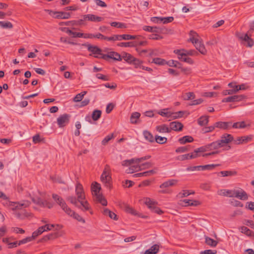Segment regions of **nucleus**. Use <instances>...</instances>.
Wrapping results in <instances>:
<instances>
[{"label":"nucleus","mask_w":254,"mask_h":254,"mask_svg":"<svg viewBox=\"0 0 254 254\" xmlns=\"http://www.w3.org/2000/svg\"><path fill=\"white\" fill-rule=\"evenodd\" d=\"M174 20V17L173 16H169L166 17H161L160 21H163L164 24L172 22Z\"/></svg>","instance_id":"63"},{"label":"nucleus","mask_w":254,"mask_h":254,"mask_svg":"<svg viewBox=\"0 0 254 254\" xmlns=\"http://www.w3.org/2000/svg\"><path fill=\"white\" fill-rule=\"evenodd\" d=\"M34 240V239L32 238V236H31V237H27L21 240H20L19 242H18V245L19 246V245H21L22 244H25V243H27L28 242H31L32 241Z\"/></svg>","instance_id":"59"},{"label":"nucleus","mask_w":254,"mask_h":254,"mask_svg":"<svg viewBox=\"0 0 254 254\" xmlns=\"http://www.w3.org/2000/svg\"><path fill=\"white\" fill-rule=\"evenodd\" d=\"M67 200L69 201L71 203L74 204L77 207L81 208V205H79L78 204V198L76 199L75 196H68L67 197Z\"/></svg>","instance_id":"45"},{"label":"nucleus","mask_w":254,"mask_h":254,"mask_svg":"<svg viewBox=\"0 0 254 254\" xmlns=\"http://www.w3.org/2000/svg\"><path fill=\"white\" fill-rule=\"evenodd\" d=\"M151 63H154L159 65H163L167 64V61L160 58H155L153 59L152 61H151Z\"/></svg>","instance_id":"33"},{"label":"nucleus","mask_w":254,"mask_h":254,"mask_svg":"<svg viewBox=\"0 0 254 254\" xmlns=\"http://www.w3.org/2000/svg\"><path fill=\"white\" fill-rule=\"evenodd\" d=\"M94 58L97 59H102L108 61L109 59H112L115 61H121L122 60V55L115 52H110L107 54L103 55L101 57L94 56Z\"/></svg>","instance_id":"7"},{"label":"nucleus","mask_w":254,"mask_h":254,"mask_svg":"<svg viewBox=\"0 0 254 254\" xmlns=\"http://www.w3.org/2000/svg\"><path fill=\"white\" fill-rule=\"evenodd\" d=\"M75 192L77 196L78 201H80V199H85V196L84 195L83 187L82 185L79 183L76 184Z\"/></svg>","instance_id":"12"},{"label":"nucleus","mask_w":254,"mask_h":254,"mask_svg":"<svg viewBox=\"0 0 254 254\" xmlns=\"http://www.w3.org/2000/svg\"><path fill=\"white\" fill-rule=\"evenodd\" d=\"M52 12L55 16L54 17L57 19H68L70 17L69 12H65L63 11H50V14Z\"/></svg>","instance_id":"15"},{"label":"nucleus","mask_w":254,"mask_h":254,"mask_svg":"<svg viewBox=\"0 0 254 254\" xmlns=\"http://www.w3.org/2000/svg\"><path fill=\"white\" fill-rule=\"evenodd\" d=\"M140 114L138 112H134L132 113L130 117V121L131 124H136L137 123V120L139 118Z\"/></svg>","instance_id":"31"},{"label":"nucleus","mask_w":254,"mask_h":254,"mask_svg":"<svg viewBox=\"0 0 254 254\" xmlns=\"http://www.w3.org/2000/svg\"><path fill=\"white\" fill-rule=\"evenodd\" d=\"M155 141L159 144H165L167 141V138L165 137H162L158 135L155 136Z\"/></svg>","instance_id":"44"},{"label":"nucleus","mask_w":254,"mask_h":254,"mask_svg":"<svg viewBox=\"0 0 254 254\" xmlns=\"http://www.w3.org/2000/svg\"><path fill=\"white\" fill-rule=\"evenodd\" d=\"M50 178L54 182H57L60 184H64V181H63L62 178L60 177L52 176L50 177Z\"/></svg>","instance_id":"60"},{"label":"nucleus","mask_w":254,"mask_h":254,"mask_svg":"<svg viewBox=\"0 0 254 254\" xmlns=\"http://www.w3.org/2000/svg\"><path fill=\"white\" fill-rule=\"evenodd\" d=\"M167 64L171 67H175L178 68H182V64L179 62L175 60H170L167 62Z\"/></svg>","instance_id":"37"},{"label":"nucleus","mask_w":254,"mask_h":254,"mask_svg":"<svg viewBox=\"0 0 254 254\" xmlns=\"http://www.w3.org/2000/svg\"><path fill=\"white\" fill-rule=\"evenodd\" d=\"M148 38L152 40H160L163 38V37L158 34H151L148 35Z\"/></svg>","instance_id":"61"},{"label":"nucleus","mask_w":254,"mask_h":254,"mask_svg":"<svg viewBox=\"0 0 254 254\" xmlns=\"http://www.w3.org/2000/svg\"><path fill=\"white\" fill-rule=\"evenodd\" d=\"M87 91H83L79 94H77L73 99V101L74 102H78L81 101L83 98L84 95L86 94Z\"/></svg>","instance_id":"42"},{"label":"nucleus","mask_w":254,"mask_h":254,"mask_svg":"<svg viewBox=\"0 0 254 254\" xmlns=\"http://www.w3.org/2000/svg\"><path fill=\"white\" fill-rule=\"evenodd\" d=\"M81 46L86 47L88 51L91 53V54H89L90 56H92L94 55V56L99 57V55H100V57H101L104 55L102 53V49L97 46L92 45L88 43L82 44Z\"/></svg>","instance_id":"5"},{"label":"nucleus","mask_w":254,"mask_h":254,"mask_svg":"<svg viewBox=\"0 0 254 254\" xmlns=\"http://www.w3.org/2000/svg\"><path fill=\"white\" fill-rule=\"evenodd\" d=\"M252 139V137L249 136H242V141L239 142H237V141H235V144H243L244 143H247L248 141H250Z\"/></svg>","instance_id":"58"},{"label":"nucleus","mask_w":254,"mask_h":254,"mask_svg":"<svg viewBox=\"0 0 254 254\" xmlns=\"http://www.w3.org/2000/svg\"><path fill=\"white\" fill-rule=\"evenodd\" d=\"M159 250V246L157 244L153 245L150 249L145 251L144 254H157Z\"/></svg>","instance_id":"26"},{"label":"nucleus","mask_w":254,"mask_h":254,"mask_svg":"<svg viewBox=\"0 0 254 254\" xmlns=\"http://www.w3.org/2000/svg\"><path fill=\"white\" fill-rule=\"evenodd\" d=\"M235 190H222L221 191H223L222 195L230 197H234L235 196Z\"/></svg>","instance_id":"38"},{"label":"nucleus","mask_w":254,"mask_h":254,"mask_svg":"<svg viewBox=\"0 0 254 254\" xmlns=\"http://www.w3.org/2000/svg\"><path fill=\"white\" fill-rule=\"evenodd\" d=\"M143 63V61L134 57L130 64H133L136 68H139L140 65Z\"/></svg>","instance_id":"49"},{"label":"nucleus","mask_w":254,"mask_h":254,"mask_svg":"<svg viewBox=\"0 0 254 254\" xmlns=\"http://www.w3.org/2000/svg\"><path fill=\"white\" fill-rule=\"evenodd\" d=\"M205 243L207 245L212 247H215L217 244L218 242L209 238L208 236H205Z\"/></svg>","instance_id":"30"},{"label":"nucleus","mask_w":254,"mask_h":254,"mask_svg":"<svg viewBox=\"0 0 254 254\" xmlns=\"http://www.w3.org/2000/svg\"><path fill=\"white\" fill-rule=\"evenodd\" d=\"M65 213L68 215L73 217V218L79 222H81L83 223L85 222V221L83 218H82L78 214L72 210L70 208L67 209V210Z\"/></svg>","instance_id":"16"},{"label":"nucleus","mask_w":254,"mask_h":254,"mask_svg":"<svg viewBox=\"0 0 254 254\" xmlns=\"http://www.w3.org/2000/svg\"><path fill=\"white\" fill-rule=\"evenodd\" d=\"M122 58L124 59L127 63L130 64L133 60L134 57L131 54L124 52L122 53Z\"/></svg>","instance_id":"29"},{"label":"nucleus","mask_w":254,"mask_h":254,"mask_svg":"<svg viewBox=\"0 0 254 254\" xmlns=\"http://www.w3.org/2000/svg\"><path fill=\"white\" fill-rule=\"evenodd\" d=\"M241 232L245 234L248 236L252 237L253 239H254V232L251 231L250 229H248L247 227L242 226L241 228Z\"/></svg>","instance_id":"34"},{"label":"nucleus","mask_w":254,"mask_h":254,"mask_svg":"<svg viewBox=\"0 0 254 254\" xmlns=\"http://www.w3.org/2000/svg\"><path fill=\"white\" fill-rule=\"evenodd\" d=\"M165 28L158 27L156 26L154 27L153 32L155 34H162L165 33Z\"/></svg>","instance_id":"62"},{"label":"nucleus","mask_w":254,"mask_h":254,"mask_svg":"<svg viewBox=\"0 0 254 254\" xmlns=\"http://www.w3.org/2000/svg\"><path fill=\"white\" fill-rule=\"evenodd\" d=\"M157 202L156 201H153L150 198L147 197L145 199V204L147 205L149 208L150 209L154 207L155 205L157 204Z\"/></svg>","instance_id":"46"},{"label":"nucleus","mask_w":254,"mask_h":254,"mask_svg":"<svg viewBox=\"0 0 254 254\" xmlns=\"http://www.w3.org/2000/svg\"><path fill=\"white\" fill-rule=\"evenodd\" d=\"M96 200L100 203L103 206H106L107 205V201L102 195V194H99L95 197Z\"/></svg>","instance_id":"39"},{"label":"nucleus","mask_w":254,"mask_h":254,"mask_svg":"<svg viewBox=\"0 0 254 254\" xmlns=\"http://www.w3.org/2000/svg\"><path fill=\"white\" fill-rule=\"evenodd\" d=\"M101 180L105 186L109 188H112V177L111 176V170L110 166L106 165L101 176Z\"/></svg>","instance_id":"1"},{"label":"nucleus","mask_w":254,"mask_h":254,"mask_svg":"<svg viewBox=\"0 0 254 254\" xmlns=\"http://www.w3.org/2000/svg\"><path fill=\"white\" fill-rule=\"evenodd\" d=\"M40 206L43 207H47L50 209L53 207V204L47 200H42V202L41 203Z\"/></svg>","instance_id":"56"},{"label":"nucleus","mask_w":254,"mask_h":254,"mask_svg":"<svg viewBox=\"0 0 254 254\" xmlns=\"http://www.w3.org/2000/svg\"><path fill=\"white\" fill-rule=\"evenodd\" d=\"M182 97L184 100H190L194 99L195 96L193 92H189L183 94Z\"/></svg>","instance_id":"35"},{"label":"nucleus","mask_w":254,"mask_h":254,"mask_svg":"<svg viewBox=\"0 0 254 254\" xmlns=\"http://www.w3.org/2000/svg\"><path fill=\"white\" fill-rule=\"evenodd\" d=\"M190 40L194 44L197 50L203 44L198 39L194 37H190Z\"/></svg>","instance_id":"40"},{"label":"nucleus","mask_w":254,"mask_h":254,"mask_svg":"<svg viewBox=\"0 0 254 254\" xmlns=\"http://www.w3.org/2000/svg\"><path fill=\"white\" fill-rule=\"evenodd\" d=\"M169 110L168 108H165L163 109L162 110L159 111L158 112V114L160 115H161L162 117H165L166 118H171L172 117V112H168V110Z\"/></svg>","instance_id":"36"},{"label":"nucleus","mask_w":254,"mask_h":254,"mask_svg":"<svg viewBox=\"0 0 254 254\" xmlns=\"http://www.w3.org/2000/svg\"><path fill=\"white\" fill-rule=\"evenodd\" d=\"M178 59L181 61L190 64H193L194 63L193 61L190 58L186 57V56L179 57H178Z\"/></svg>","instance_id":"57"},{"label":"nucleus","mask_w":254,"mask_h":254,"mask_svg":"<svg viewBox=\"0 0 254 254\" xmlns=\"http://www.w3.org/2000/svg\"><path fill=\"white\" fill-rule=\"evenodd\" d=\"M44 232V229H43V227H40L37 230L35 231L32 233V238L34 240L38 237L39 235H41Z\"/></svg>","instance_id":"50"},{"label":"nucleus","mask_w":254,"mask_h":254,"mask_svg":"<svg viewBox=\"0 0 254 254\" xmlns=\"http://www.w3.org/2000/svg\"><path fill=\"white\" fill-rule=\"evenodd\" d=\"M218 174H221L222 177H227L236 175L237 172L236 171H222Z\"/></svg>","instance_id":"41"},{"label":"nucleus","mask_w":254,"mask_h":254,"mask_svg":"<svg viewBox=\"0 0 254 254\" xmlns=\"http://www.w3.org/2000/svg\"><path fill=\"white\" fill-rule=\"evenodd\" d=\"M52 198L61 207L65 212L67 211V209L69 208V207L67 206L65 201L59 195L54 193L52 194Z\"/></svg>","instance_id":"9"},{"label":"nucleus","mask_w":254,"mask_h":254,"mask_svg":"<svg viewBox=\"0 0 254 254\" xmlns=\"http://www.w3.org/2000/svg\"><path fill=\"white\" fill-rule=\"evenodd\" d=\"M103 214L105 216H108L111 219H113L115 220L118 219L117 215L108 208L104 209Z\"/></svg>","instance_id":"23"},{"label":"nucleus","mask_w":254,"mask_h":254,"mask_svg":"<svg viewBox=\"0 0 254 254\" xmlns=\"http://www.w3.org/2000/svg\"><path fill=\"white\" fill-rule=\"evenodd\" d=\"M83 199H80V201H78L80 202L81 207L82 206L84 208V211H87L89 210V204L87 201H83Z\"/></svg>","instance_id":"54"},{"label":"nucleus","mask_w":254,"mask_h":254,"mask_svg":"<svg viewBox=\"0 0 254 254\" xmlns=\"http://www.w3.org/2000/svg\"><path fill=\"white\" fill-rule=\"evenodd\" d=\"M144 37H142L139 39H135V41L127 42H121L117 44V46L121 47H136L138 46H146L147 45L148 42L147 41H141L142 39H144Z\"/></svg>","instance_id":"3"},{"label":"nucleus","mask_w":254,"mask_h":254,"mask_svg":"<svg viewBox=\"0 0 254 254\" xmlns=\"http://www.w3.org/2000/svg\"><path fill=\"white\" fill-rule=\"evenodd\" d=\"M82 19L84 21L87 20L91 21L100 22L103 20V18L94 14H87L83 16Z\"/></svg>","instance_id":"17"},{"label":"nucleus","mask_w":254,"mask_h":254,"mask_svg":"<svg viewBox=\"0 0 254 254\" xmlns=\"http://www.w3.org/2000/svg\"><path fill=\"white\" fill-rule=\"evenodd\" d=\"M234 197L243 200H246L248 199L247 192L241 188H239L238 190H235Z\"/></svg>","instance_id":"14"},{"label":"nucleus","mask_w":254,"mask_h":254,"mask_svg":"<svg viewBox=\"0 0 254 254\" xmlns=\"http://www.w3.org/2000/svg\"><path fill=\"white\" fill-rule=\"evenodd\" d=\"M209 122V116H202L197 120L198 124L200 126L207 125Z\"/></svg>","instance_id":"27"},{"label":"nucleus","mask_w":254,"mask_h":254,"mask_svg":"<svg viewBox=\"0 0 254 254\" xmlns=\"http://www.w3.org/2000/svg\"><path fill=\"white\" fill-rule=\"evenodd\" d=\"M234 140L233 136L228 133H224L221 136L220 139L218 141L220 143L221 146L223 147L225 146V144H228Z\"/></svg>","instance_id":"11"},{"label":"nucleus","mask_w":254,"mask_h":254,"mask_svg":"<svg viewBox=\"0 0 254 254\" xmlns=\"http://www.w3.org/2000/svg\"><path fill=\"white\" fill-rule=\"evenodd\" d=\"M142 37L141 35H131L129 34H123V35H114L113 36L109 37V41H116V40H129L133 39L139 40Z\"/></svg>","instance_id":"4"},{"label":"nucleus","mask_w":254,"mask_h":254,"mask_svg":"<svg viewBox=\"0 0 254 254\" xmlns=\"http://www.w3.org/2000/svg\"><path fill=\"white\" fill-rule=\"evenodd\" d=\"M0 26L4 28H9L11 29L13 27L12 24L9 22L0 21Z\"/></svg>","instance_id":"55"},{"label":"nucleus","mask_w":254,"mask_h":254,"mask_svg":"<svg viewBox=\"0 0 254 254\" xmlns=\"http://www.w3.org/2000/svg\"><path fill=\"white\" fill-rule=\"evenodd\" d=\"M194 140L193 138L191 136L186 135L178 139V141L181 144H185L187 143L192 142Z\"/></svg>","instance_id":"24"},{"label":"nucleus","mask_w":254,"mask_h":254,"mask_svg":"<svg viewBox=\"0 0 254 254\" xmlns=\"http://www.w3.org/2000/svg\"><path fill=\"white\" fill-rule=\"evenodd\" d=\"M70 116L67 114L61 115L57 119V123L60 127H65L69 122Z\"/></svg>","instance_id":"8"},{"label":"nucleus","mask_w":254,"mask_h":254,"mask_svg":"<svg viewBox=\"0 0 254 254\" xmlns=\"http://www.w3.org/2000/svg\"><path fill=\"white\" fill-rule=\"evenodd\" d=\"M111 25L113 27H118L119 28H126L127 25L126 24L121 22H112L110 23Z\"/></svg>","instance_id":"52"},{"label":"nucleus","mask_w":254,"mask_h":254,"mask_svg":"<svg viewBox=\"0 0 254 254\" xmlns=\"http://www.w3.org/2000/svg\"><path fill=\"white\" fill-rule=\"evenodd\" d=\"M190 145L179 147L176 149L175 151L177 153L187 152L190 150Z\"/></svg>","instance_id":"53"},{"label":"nucleus","mask_w":254,"mask_h":254,"mask_svg":"<svg viewBox=\"0 0 254 254\" xmlns=\"http://www.w3.org/2000/svg\"><path fill=\"white\" fill-rule=\"evenodd\" d=\"M220 164H208L205 165L198 166V171H204L205 170H211L215 168L216 167L219 166Z\"/></svg>","instance_id":"22"},{"label":"nucleus","mask_w":254,"mask_h":254,"mask_svg":"<svg viewBox=\"0 0 254 254\" xmlns=\"http://www.w3.org/2000/svg\"><path fill=\"white\" fill-rule=\"evenodd\" d=\"M178 182V180L175 179L169 180L166 182H164L159 186L161 189H165L159 190V192L161 193H170L171 191L167 188L170 187L175 186Z\"/></svg>","instance_id":"6"},{"label":"nucleus","mask_w":254,"mask_h":254,"mask_svg":"<svg viewBox=\"0 0 254 254\" xmlns=\"http://www.w3.org/2000/svg\"><path fill=\"white\" fill-rule=\"evenodd\" d=\"M246 127H247V126L244 121H242L241 122H237V123H234L232 125V127L233 128H245Z\"/></svg>","instance_id":"51"},{"label":"nucleus","mask_w":254,"mask_h":254,"mask_svg":"<svg viewBox=\"0 0 254 254\" xmlns=\"http://www.w3.org/2000/svg\"><path fill=\"white\" fill-rule=\"evenodd\" d=\"M170 132L172 130L176 131H180L183 130L184 125L181 122L178 121L172 122L170 123Z\"/></svg>","instance_id":"13"},{"label":"nucleus","mask_w":254,"mask_h":254,"mask_svg":"<svg viewBox=\"0 0 254 254\" xmlns=\"http://www.w3.org/2000/svg\"><path fill=\"white\" fill-rule=\"evenodd\" d=\"M185 112V111H179L177 112H172V117L171 118L173 120L179 119L182 118L184 115Z\"/></svg>","instance_id":"47"},{"label":"nucleus","mask_w":254,"mask_h":254,"mask_svg":"<svg viewBox=\"0 0 254 254\" xmlns=\"http://www.w3.org/2000/svg\"><path fill=\"white\" fill-rule=\"evenodd\" d=\"M63 24H64L67 26H69V25L81 26V25H83L85 24V23L84 22V20H83L82 19H79L78 20H71V21H66L65 22H61L60 23V25H62Z\"/></svg>","instance_id":"18"},{"label":"nucleus","mask_w":254,"mask_h":254,"mask_svg":"<svg viewBox=\"0 0 254 254\" xmlns=\"http://www.w3.org/2000/svg\"><path fill=\"white\" fill-rule=\"evenodd\" d=\"M143 134L145 139L149 141V142L152 143L155 141V138H154L152 134L148 130H144Z\"/></svg>","instance_id":"28"},{"label":"nucleus","mask_w":254,"mask_h":254,"mask_svg":"<svg viewBox=\"0 0 254 254\" xmlns=\"http://www.w3.org/2000/svg\"><path fill=\"white\" fill-rule=\"evenodd\" d=\"M5 200L4 205L9 207L12 210L21 209L22 206L26 207L30 204V202L28 200H24L23 203L10 201L8 200V198Z\"/></svg>","instance_id":"2"},{"label":"nucleus","mask_w":254,"mask_h":254,"mask_svg":"<svg viewBox=\"0 0 254 254\" xmlns=\"http://www.w3.org/2000/svg\"><path fill=\"white\" fill-rule=\"evenodd\" d=\"M209 151L213 150H217L218 149L222 147L219 142L218 140L213 141L210 143L207 144Z\"/></svg>","instance_id":"21"},{"label":"nucleus","mask_w":254,"mask_h":254,"mask_svg":"<svg viewBox=\"0 0 254 254\" xmlns=\"http://www.w3.org/2000/svg\"><path fill=\"white\" fill-rule=\"evenodd\" d=\"M156 129L157 131L161 133H170V127L166 124H163L160 126H158L156 127Z\"/></svg>","instance_id":"25"},{"label":"nucleus","mask_w":254,"mask_h":254,"mask_svg":"<svg viewBox=\"0 0 254 254\" xmlns=\"http://www.w3.org/2000/svg\"><path fill=\"white\" fill-rule=\"evenodd\" d=\"M140 170H141V166H139L138 165H136L131 166L127 170V173H133L135 171Z\"/></svg>","instance_id":"48"},{"label":"nucleus","mask_w":254,"mask_h":254,"mask_svg":"<svg viewBox=\"0 0 254 254\" xmlns=\"http://www.w3.org/2000/svg\"><path fill=\"white\" fill-rule=\"evenodd\" d=\"M231 125L232 122H217L215 123V127L220 129L226 130Z\"/></svg>","instance_id":"20"},{"label":"nucleus","mask_w":254,"mask_h":254,"mask_svg":"<svg viewBox=\"0 0 254 254\" xmlns=\"http://www.w3.org/2000/svg\"><path fill=\"white\" fill-rule=\"evenodd\" d=\"M114 137L113 134H109L106 136L102 141V144L103 145H106L108 142Z\"/></svg>","instance_id":"64"},{"label":"nucleus","mask_w":254,"mask_h":254,"mask_svg":"<svg viewBox=\"0 0 254 254\" xmlns=\"http://www.w3.org/2000/svg\"><path fill=\"white\" fill-rule=\"evenodd\" d=\"M246 98L244 95H233L223 99L222 102H236L243 100Z\"/></svg>","instance_id":"10"},{"label":"nucleus","mask_w":254,"mask_h":254,"mask_svg":"<svg viewBox=\"0 0 254 254\" xmlns=\"http://www.w3.org/2000/svg\"><path fill=\"white\" fill-rule=\"evenodd\" d=\"M125 210L126 211V212L130 213L132 215H138V213L135 210H134L132 207H130L129 205L127 204H125Z\"/></svg>","instance_id":"43"},{"label":"nucleus","mask_w":254,"mask_h":254,"mask_svg":"<svg viewBox=\"0 0 254 254\" xmlns=\"http://www.w3.org/2000/svg\"><path fill=\"white\" fill-rule=\"evenodd\" d=\"M102 111L99 110H95L93 111L91 118L94 121H98L101 116Z\"/></svg>","instance_id":"32"},{"label":"nucleus","mask_w":254,"mask_h":254,"mask_svg":"<svg viewBox=\"0 0 254 254\" xmlns=\"http://www.w3.org/2000/svg\"><path fill=\"white\" fill-rule=\"evenodd\" d=\"M91 189L93 195H95V197H96L97 195L100 194L99 193V192L101 188L100 187V185L99 183L96 182L93 183L91 185Z\"/></svg>","instance_id":"19"}]
</instances>
